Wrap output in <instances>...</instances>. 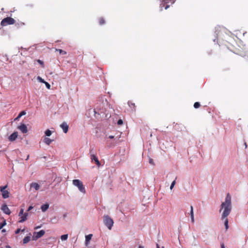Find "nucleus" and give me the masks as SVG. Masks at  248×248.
Segmentation results:
<instances>
[{"instance_id":"nucleus-11","label":"nucleus","mask_w":248,"mask_h":248,"mask_svg":"<svg viewBox=\"0 0 248 248\" xmlns=\"http://www.w3.org/2000/svg\"><path fill=\"white\" fill-rule=\"evenodd\" d=\"M17 128L23 133H26L28 132L27 126L25 124H21L17 127Z\"/></svg>"},{"instance_id":"nucleus-44","label":"nucleus","mask_w":248,"mask_h":248,"mask_svg":"<svg viewBox=\"0 0 248 248\" xmlns=\"http://www.w3.org/2000/svg\"><path fill=\"white\" fill-rule=\"evenodd\" d=\"M156 248H160L159 247V245L158 244H156Z\"/></svg>"},{"instance_id":"nucleus-37","label":"nucleus","mask_w":248,"mask_h":248,"mask_svg":"<svg viewBox=\"0 0 248 248\" xmlns=\"http://www.w3.org/2000/svg\"><path fill=\"white\" fill-rule=\"evenodd\" d=\"M32 208H33V206H29L27 210V212L31 211Z\"/></svg>"},{"instance_id":"nucleus-40","label":"nucleus","mask_w":248,"mask_h":248,"mask_svg":"<svg viewBox=\"0 0 248 248\" xmlns=\"http://www.w3.org/2000/svg\"><path fill=\"white\" fill-rule=\"evenodd\" d=\"M67 217V213H65V214H63V217L64 218H65V217Z\"/></svg>"},{"instance_id":"nucleus-1","label":"nucleus","mask_w":248,"mask_h":248,"mask_svg":"<svg viewBox=\"0 0 248 248\" xmlns=\"http://www.w3.org/2000/svg\"><path fill=\"white\" fill-rule=\"evenodd\" d=\"M232 209V197L230 194L228 193L225 197V201L222 202L220 206L219 212H222V220L227 217L231 213Z\"/></svg>"},{"instance_id":"nucleus-27","label":"nucleus","mask_w":248,"mask_h":248,"mask_svg":"<svg viewBox=\"0 0 248 248\" xmlns=\"http://www.w3.org/2000/svg\"><path fill=\"white\" fill-rule=\"evenodd\" d=\"M200 103L199 102H195L194 104V107L195 108H198L200 107Z\"/></svg>"},{"instance_id":"nucleus-22","label":"nucleus","mask_w":248,"mask_h":248,"mask_svg":"<svg viewBox=\"0 0 248 248\" xmlns=\"http://www.w3.org/2000/svg\"><path fill=\"white\" fill-rule=\"evenodd\" d=\"M223 220H224V225L225 227V229L226 230H227L229 228V221L228 218L226 217V218H224Z\"/></svg>"},{"instance_id":"nucleus-33","label":"nucleus","mask_w":248,"mask_h":248,"mask_svg":"<svg viewBox=\"0 0 248 248\" xmlns=\"http://www.w3.org/2000/svg\"><path fill=\"white\" fill-rule=\"evenodd\" d=\"M128 105L130 107V108H132V107H133V108H135V104L134 103H131V102L129 101L128 102Z\"/></svg>"},{"instance_id":"nucleus-24","label":"nucleus","mask_w":248,"mask_h":248,"mask_svg":"<svg viewBox=\"0 0 248 248\" xmlns=\"http://www.w3.org/2000/svg\"><path fill=\"white\" fill-rule=\"evenodd\" d=\"M68 238V234H63L61 235V239L62 241L66 240Z\"/></svg>"},{"instance_id":"nucleus-31","label":"nucleus","mask_w":248,"mask_h":248,"mask_svg":"<svg viewBox=\"0 0 248 248\" xmlns=\"http://www.w3.org/2000/svg\"><path fill=\"white\" fill-rule=\"evenodd\" d=\"M24 214V210L23 209L21 208L20 210V212L19 213V216L20 217H21V216Z\"/></svg>"},{"instance_id":"nucleus-15","label":"nucleus","mask_w":248,"mask_h":248,"mask_svg":"<svg viewBox=\"0 0 248 248\" xmlns=\"http://www.w3.org/2000/svg\"><path fill=\"white\" fill-rule=\"evenodd\" d=\"M30 187L31 188H33L35 189V190H38L40 188V185L37 183H31L30 184Z\"/></svg>"},{"instance_id":"nucleus-9","label":"nucleus","mask_w":248,"mask_h":248,"mask_svg":"<svg viewBox=\"0 0 248 248\" xmlns=\"http://www.w3.org/2000/svg\"><path fill=\"white\" fill-rule=\"evenodd\" d=\"M18 136V132H14L12 133L8 138L9 140L11 142H13L15 141L17 138Z\"/></svg>"},{"instance_id":"nucleus-13","label":"nucleus","mask_w":248,"mask_h":248,"mask_svg":"<svg viewBox=\"0 0 248 248\" xmlns=\"http://www.w3.org/2000/svg\"><path fill=\"white\" fill-rule=\"evenodd\" d=\"M29 215V213L27 212L24 213V214L21 216V219L19 220V223H23L27 219V217Z\"/></svg>"},{"instance_id":"nucleus-36","label":"nucleus","mask_w":248,"mask_h":248,"mask_svg":"<svg viewBox=\"0 0 248 248\" xmlns=\"http://www.w3.org/2000/svg\"><path fill=\"white\" fill-rule=\"evenodd\" d=\"M149 163L152 164V165H154V164L153 160L152 158H149Z\"/></svg>"},{"instance_id":"nucleus-23","label":"nucleus","mask_w":248,"mask_h":248,"mask_svg":"<svg viewBox=\"0 0 248 248\" xmlns=\"http://www.w3.org/2000/svg\"><path fill=\"white\" fill-rule=\"evenodd\" d=\"M45 135L47 137H49L52 134V132L51 131H50V130L49 129H47L45 132Z\"/></svg>"},{"instance_id":"nucleus-18","label":"nucleus","mask_w":248,"mask_h":248,"mask_svg":"<svg viewBox=\"0 0 248 248\" xmlns=\"http://www.w3.org/2000/svg\"><path fill=\"white\" fill-rule=\"evenodd\" d=\"M26 114V112L25 111H21L18 116L15 119V121H18L19 119L22 116L25 115Z\"/></svg>"},{"instance_id":"nucleus-42","label":"nucleus","mask_w":248,"mask_h":248,"mask_svg":"<svg viewBox=\"0 0 248 248\" xmlns=\"http://www.w3.org/2000/svg\"><path fill=\"white\" fill-rule=\"evenodd\" d=\"M41 228V226H37L35 228V229H38L39 228Z\"/></svg>"},{"instance_id":"nucleus-17","label":"nucleus","mask_w":248,"mask_h":248,"mask_svg":"<svg viewBox=\"0 0 248 248\" xmlns=\"http://www.w3.org/2000/svg\"><path fill=\"white\" fill-rule=\"evenodd\" d=\"M48 207H49V204L47 203H46V204H43L41 205V209L42 212H46L48 209Z\"/></svg>"},{"instance_id":"nucleus-19","label":"nucleus","mask_w":248,"mask_h":248,"mask_svg":"<svg viewBox=\"0 0 248 248\" xmlns=\"http://www.w3.org/2000/svg\"><path fill=\"white\" fill-rule=\"evenodd\" d=\"M52 141L53 140L46 137L44 139V142L47 145H49L52 142Z\"/></svg>"},{"instance_id":"nucleus-41","label":"nucleus","mask_w":248,"mask_h":248,"mask_svg":"<svg viewBox=\"0 0 248 248\" xmlns=\"http://www.w3.org/2000/svg\"><path fill=\"white\" fill-rule=\"evenodd\" d=\"M169 7H170V5H167L165 6V9H167Z\"/></svg>"},{"instance_id":"nucleus-25","label":"nucleus","mask_w":248,"mask_h":248,"mask_svg":"<svg viewBox=\"0 0 248 248\" xmlns=\"http://www.w3.org/2000/svg\"><path fill=\"white\" fill-rule=\"evenodd\" d=\"M56 51L59 52L60 54H66V52L65 51L62 50V49H56Z\"/></svg>"},{"instance_id":"nucleus-29","label":"nucleus","mask_w":248,"mask_h":248,"mask_svg":"<svg viewBox=\"0 0 248 248\" xmlns=\"http://www.w3.org/2000/svg\"><path fill=\"white\" fill-rule=\"evenodd\" d=\"M6 224V221H4L3 222L0 223V230Z\"/></svg>"},{"instance_id":"nucleus-43","label":"nucleus","mask_w":248,"mask_h":248,"mask_svg":"<svg viewBox=\"0 0 248 248\" xmlns=\"http://www.w3.org/2000/svg\"><path fill=\"white\" fill-rule=\"evenodd\" d=\"M108 137L109 139H113L114 138V136H109Z\"/></svg>"},{"instance_id":"nucleus-16","label":"nucleus","mask_w":248,"mask_h":248,"mask_svg":"<svg viewBox=\"0 0 248 248\" xmlns=\"http://www.w3.org/2000/svg\"><path fill=\"white\" fill-rule=\"evenodd\" d=\"M190 216L191 218V221L192 223L194 222V212H193V208L192 206H190Z\"/></svg>"},{"instance_id":"nucleus-21","label":"nucleus","mask_w":248,"mask_h":248,"mask_svg":"<svg viewBox=\"0 0 248 248\" xmlns=\"http://www.w3.org/2000/svg\"><path fill=\"white\" fill-rule=\"evenodd\" d=\"M31 237L30 236H27L24 237V238L23 240V244H25L28 243L30 240Z\"/></svg>"},{"instance_id":"nucleus-30","label":"nucleus","mask_w":248,"mask_h":248,"mask_svg":"<svg viewBox=\"0 0 248 248\" xmlns=\"http://www.w3.org/2000/svg\"><path fill=\"white\" fill-rule=\"evenodd\" d=\"M104 23H105V20H104V19L103 18H100L99 19V24L100 25H103Z\"/></svg>"},{"instance_id":"nucleus-20","label":"nucleus","mask_w":248,"mask_h":248,"mask_svg":"<svg viewBox=\"0 0 248 248\" xmlns=\"http://www.w3.org/2000/svg\"><path fill=\"white\" fill-rule=\"evenodd\" d=\"M92 237V234H90L85 236V242H86V245H88V242L91 240Z\"/></svg>"},{"instance_id":"nucleus-45","label":"nucleus","mask_w":248,"mask_h":248,"mask_svg":"<svg viewBox=\"0 0 248 248\" xmlns=\"http://www.w3.org/2000/svg\"><path fill=\"white\" fill-rule=\"evenodd\" d=\"M138 248H144L143 246H140Z\"/></svg>"},{"instance_id":"nucleus-32","label":"nucleus","mask_w":248,"mask_h":248,"mask_svg":"<svg viewBox=\"0 0 248 248\" xmlns=\"http://www.w3.org/2000/svg\"><path fill=\"white\" fill-rule=\"evenodd\" d=\"M44 84H45L46 87L47 88V89H50V85L47 82L45 81V83H44Z\"/></svg>"},{"instance_id":"nucleus-8","label":"nucleus","mask_w":248,"mask_h":248,"mask_svg":"<svg viewBox=\"0 0 248 248\" xmlns=\"http://www.w3.org/2000/svg\"><path fill=\"white\" fill-rule=\"evenodd\" d=\"M1 210L4 213L7 215H10L11 214V211L6 204L2 205L1 207Z\"/></svg>"},{"instance_id":"nucleus-12","label":"nucleus","mask_w":248,"mask_h":248,"mask_svg":"<svg viewBox=\"0 0 248 248\" xmlns=\"http://www.w3.org/2000/svg\"><path fill=\"white\" fill-rule=\"evenodd\" d=\"M169 1H171L172 3H174L175 0H162L160 4V9L161 11L162 10V8L164 6L165 4L168 3Z\"/></svg>"},{"instance_id":"nucleus-28","label":"nucleus","mask_w":248,"mask_h":248,"mask_svg":"<svg viewBox=\"0 0 248 248\" xmlns=\"http://www.w3.org/2000/svg\"><path fill=\"white\" fill-rule=\"evenodd\" d=\"M176 184V181H175V180H174L171 184L170 185V189L171 190L172 189V188H173V187Z\"/></svg>"},{"instance_id":"nucleus-4","label":"nucleus","mask_w":248,"mask_h":248,"mask_svg":"<svg viewBox=\"0 0 248 248\" xmlns=\"http://www.w3.org/2000/svg\"><path fill=\"white\" fill-rule=\"evenodd\" d=\"M15 22V20L12 17H6L4 18L1 22V25L2 26H5L7 25H12Z\"/></svg>"},{"instance_id":"nucleus-48","label":"nucleus","mask_w":248,"mask_h":248,"mask_svg":"<svg viewBox=\"0 0 248 248\" xmlns=\"http://www.w3.org/2000/svg\"><path fill=\"white\" fill-rule=\"evenodd\" d=\"M29 157V155H28V156H27V159H28Z\"/></svg>"},{"instance_id":"nucleus-47","label":"nucleus","mask_w":248,"mask_h":248,"mask_svg":"<svg viewBox=\"0 0 248 248\" xmlns=\"http://www.w3.org/2000/svg\"><path fill=\"white\" fill-rule=\"evenodd\" d=\"M2 232H5V229L2 230Z\"/></svg>"},{"instance_id":"nucleus-2","label":"nucleus","mask_w":248,"mask_h":248,"mask_svg":"<svg viewBox=\"0 0 248 248\" xmlns=\"http://www.w3.org/2000/svg\"><path fill=\"white\" fill-rule=\"evenodd\" d=\"M73 185L77 187L78 190L82 193H85L86 190L83 185L82 182L78 179H75L73 180Z\"/></svg>"},{"instance_id":"nucleus-14","label":"nucleus","mask_w":248,"mask_h":248,"mask_svg":"<svg viewBox=\"0 0 248 248\" xmlns=\"http://www.w3.org/2000/svg\"><path fill=\"white\" fill-rule=\"evenodd\" d=\"M90 156L93 155H96V150L94 148V147L91 146L89 149V153Z\"/></svg>"},{"instance_id":"nucleus-39","label":"nucleus","mask_w":248,"mask_h":248,"mask_svg":"<svg viewBox=\"0 0 248 248\" xmlns=\"http://www.w3.org/2000/svg\"><path fill=\"white\" fill-rule=\"evenodd\" d=\"M38 62L39 63H40L41 64H43V62H42V61H41V60H38Z\"/></svg>"},{"instance_id":"nucleus-49","label":"nucleus","mask_w":248,"mask_h":248,"mask_svg":"<svg viewBox=\"0 0 248 248\" xmlns=\"http://www.w3.org/2000/svg\"><path fill=\"white\" fill-rule=\"evenodd\" d=\"M1 152V150L0 149V152Z\"/></svg>"},{"instance_id":"nucleus-3","label":"nucleus","mask_w":248,"mask_h":248,"mask_svg":"<svg viewBox=\"0 0 248 248\" xmlns=\"http://www.w3.org/2000/svg\"><path fill=\"white\" fill-rule=\"evenodd\" d=\"M103 221L105 226L110 230L113 225L114 222L111 218H110L108 215L104 216Z\"/></svg>"},{"instance_id":"nucleus-6","label":"nucleus","mask_w":248,"mask_h":248,"mask_svg":"<svg viewBox=\"0 0 248 248\" xmlns=\"http://www.w3.org/2000/svg\"><path fill=\"white\" fill-rule=\"evenodd\" d=\"M45 233V232L44 230H41L38 232H34L33 233L32 240H37L38 239L41 238Z\"/></svg>"},{"instance_id":"nucleus-34","label":"nucleus","mask_w":248,"mask_h":248,"mask_svg":"<svg viewBox=\"0 0 248 248\" xmlns=\"http://www.w3.org/2000/svg\"><path fill=\"white\" fill-rule=\"evenodd\" d=\"M24 231H25V230H24V229H23V230H21L20 229H17V230L16 231L15 233H16V234H17V233H19L21 231V232H24Z\"/></svg>"},{"instance_id":"nucleus-7","label":"nucleus","mask_w":248,"mask_h":248,"mask_svg":"<svg viewBox=\"0 0 248 248\" xmlns=\"http://www.w3.org/2000/svg\"><path fill=\"white\" fill-rule=\"evenodd\" d=\"M90 157L91 162L93 163V162H94L96 164V166H97V167L99 168L101 166V163H100V161H99L98 158L97 157V156L93 155L92 156H90Z\"/></svg>"},{"instance_id":"nucleus-38","label":"nucleus","mask_w":248,"mask_h":248,"mask_svg":"<svg viewBox=\"0 0 248 248\" xmlns=\"http://www.w3.org/2000/svg\"><path fill=\"white\" fill-rule=\"evenodd\" d=\"M220 247H221V248H225L224 244H223V243H221L220 244Z\"/></svg>"},{"instance_id":"nucleus-5","label":"nucleus","mask_w":248,"mask_h":248,"mask_svg":"<svg viewBox=\"0 0 248 248\" xmlns=\"http://www.w3.org/2000/svg\"><path fill=\"white\" fill-rule=\"evenodd\" d=\"M7 186H0V190L1 192L2 198L4 199H7L9 196V192L8 190H6Z\"/></svg>"},{"instance_id":"nucleus-46","label":"nucleus","mask_w":248,"mask_h":248,"mask_svg":"<svg viewBox=\"0 0 248 248\" xmlns=\"http://www.w3.org/2000/svg\"><path fill=\"white\" fill-rule=\"evenodd\" d=\"M245 147L247 148V145L246 144V143H245Z\"/></svg>"},{"instance_id":"nucleus-26","label":"nucleus","mask_w":248,"mask_h":248,"mask_svg":"<svg viewBox=\"0 0 248 248\" xmlns=\"http://www.w3.org/2000/svg\"><path fill=\"white\" fill-rule=\"evenodd\" d=\"M37 80L41 83H45V81L40 77L38 76L37 78Z\"/></svg>"},{"instance_id":"nucleus-10","label":"nucleus","mask_w":248,"mask_h":248,"mask_svg":"<svg viewBox=\"0 0 248 248\" xmlns=\"http://www.w3.org/2000/svg\"><path fill=\"white\" fill-rule=\"evenodd\" d=\"M60 127L62 128L63 132L66 133L68 130L69 126L66 122H63L61 125Z\"/></svg>"},{"instance_id":"nucleus-35","label":"nucleus","mask_w":248,"mask_h":248,"mask_svg":"<svg viewBox=\"0 0 248 248\" xmlns=\"http://www.w3.org/2000/svg\"><path fill=\"white\" fill-rule=\"evenodd\" d=\"M123 122L122 120L120 119L118 121L117 124L118 125H121V124H123Z\"/></svg>"}]
</instances>
